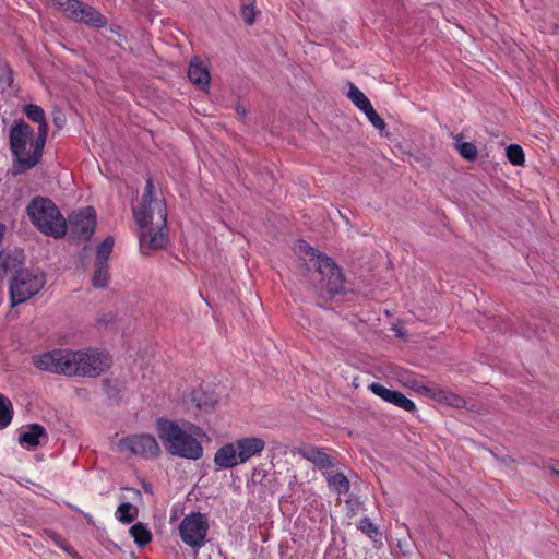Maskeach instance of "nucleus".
Returning a JSON list of instances; mask_svg holds the SVG:
<instances>
[{
	"mask_svg": "<svg viewBox=\"0 0 559 559\" xmlns=\"http://www.w3.org/2000/svg\"><path fill=\"white\" fill-rule=\"evenodd\" d=\"M213 462L216 471L229 469L241 464L235 442L226 443L218 448L214 454Z\"/></svg>",
	"mask_w": 559,
	"mask_h": 559,
	"instance_id": "nucleus-12",
	"label": "nucleus"
},
{
	"mask_svg": "<svg viewBox=\"0 0 559 559\" xmlns=\"http://www.w3.org/2000/svg\"><path fill=\"white\" fill-rule=\"evenodd\" d=\"M129 533L139 547H144L152 540L151 531L144 523L138 522L133 524Z\"/></svg>",
	"mask_w": 559,
	"mask_h": 559,
	"instance_id": "nucleus-24",
	"label": "nucleus"
},
{
	"mask_svg": "<svg viewBox=\"0 0 559 559\" xmlns=\"http://www.w3.org/2000/svg\"><path fill=\"white\" fill-rule=\"evenodd\" d=\"M407 155L413 157L415 162L420 163L425 167L430 166V158L427 157L424 153L417 152L416 154H413L408 152Z\"/></svg>",
	"mask_w": 559,
	"mask_h": 559,
	"instance_id": "nucleus-39",
	"label": "nucleus"
},
{
	"mask_svg": "<svg viewBox=\"0 0 559 559\" xmlns=\"http://www.w3.org/2000/svg\"><path fill=\"white\" fill-rule=\"evenodd\" d=\"M396 406H399L407 412H411V413H414L416 411L415 403L411 399L406 397L403 393H402L401 397L399 399V403Z\"/></svg>",
	"mask_w": 559,
	"mask_h": 559,
	"instance_id": "nucleus-38",
	"label": "nucleus"
},
{
	"mask_svg": "<svg viewBox=\"0 0 559 559\" xmlns=\"http://www.w3.org/2000/svg\"><path fill=\"white\" fill-rule=\"evenodd\" d=\"M53 123L58 129L63 128L66 123V117L61 111L53 112Z\"/></svg>",
	"mask_w": 559,
	"mask_h": 559,
	"instance_id": "nucleus-40",
	"label": "nucleus"
},
{
	"mask_svg": "<svg viewBox=\"0 0 559 559\" xmlns=\"http://www.w3.org/2000/svg\"><path fill=\"white\" fill-rule=\"evenodd\" d=\"M24 260H25V257H24L23 250L13 249V250L2 251L0 253V267L4 272H11L14 275V274H17V272L25 270V269H22Z\"/></svg>",
	"mask_w": 559,
	"mask_h": 559,
	"instance_id": "nucleus-16",
	"label": "nucleus"
},
{
	"mask_svg": "<svg viewBox=\"0 0 559 559\" xmlns=\"http://www.w3.org/2000/svg\"><path fill=\"white\" fill-rule=\"evenodd\" d=\"M109 278V264L94 263L92 285L95 288H106L108 286Z\"/></svg>",
	"mask_w": 559,
	"mask_h": 559,
	"instance_id": "nucleus-26",
	"label": "nucleus"
},
{
	"mask_svg": "<svg viewBox=\"0 0 559 559\" xmlns=\"http://www.w3.org/2000/svg\"><path fill=\"white\" fill-rule=\"evenodd\" d=\"M47 535L59 548H61L69 555H71V556L76 555L74 549L59 534H57L56 532H52V531H47Z\"/></svg>",
	"mask_w": 559,
	"mask_h": 559,
	"instance_id": "nucleus-36",
	"label": "nucleus"
},
{
	"mask_svg": "<svg viewBox=\"0 0 559 559\" xmlns=\"http://www.w3.org/2000/svg\"><path fill=\"white\" fill-rule=\"evenodd\" d=\"M241 1V16L243 21L251 25L255 21L257 11L254 10V0H240Z\"/></svg>",
	"mask_w": 559,
	"mask_h": 559,
	"instance_id": "nucleus-34",
	"label": "nucleus"
},
{
	"mask_svg": "<svg viewBox=\"0 0 559 559\" xmlns=\"http://www.w3.org/2000/svg\"><path fill=\"white\" fill-rule=\"evenodd\" d=\"M237 111H238V114H239V115H241V116H245V114H246V110H245V108H242V107H237Z\"/></svg>",
	"mask_w": 559,
	"mask_h": 559,
	"instance_id": "nucleus-42",
	"label": "nucleus"
},
{
	"mask_svg": "<svg viewBox=\"0 0 559 559\" xmlns=\"http://www.w3.org/2000/svg\"><path fill=\"white\" fill-rule=\"evenodd\" d=\"M409 384L413 388H417L418 390L420 389L417 385V381H415V380L409 382ZM421 389L430 397H432V399H435V400H437L439 402H442L444 404H448V405H450L452 407L459 408V407H462L464 405V403H465L464 399L461 395L455 394V393H453L451 391L441 389V388H437V386H431V388L423 386Z\"/></svg>",
	"mask_w": 559,
	"mask_h": 559,
	"instance_id": "nucleus-14",
	"label": "nucleus"
},
{
	"mask_svg": "<svg viewBox=\"0 0 559 559\" xmlns=\"http://www.w3.org/2000/svg\"><path fill=\"white\" fill-rule=\"evenodd\" d=\"M47 432L39 424L28 425L19 436L20 444L28 450L37 448L43 440L47 441Z\"/></svg>",
	"mask_w": 559,
	"mask_h": 559,
	"instance_id": "nucleus-15",
	"label": "nucleus"
},
{
	"mask_svg": "<svg viewBox=\"0 0 559 559\" xmlns=\"http://www.w3.org/2000/svg\"><path fill=\"white\" fill-rule=\"evenodd\" d=\"M43 273L24 270L14 274L10 281L11 307L21 305L37 295L45 286Z\"/></svg>",
	"mask_w": 559,
	"mask_h": 559,
	"instance_id": "nucleus-6",
	"label": "nucleus"
},
{
	"mask_svg": "<svg viewBox=\"0 0 559 559\" xmlns=\"http://www.w3.org/2000/svg\"><path fill=\"white\" fill-rule=\"evenodd\" d=\"M340 216L348 223V218L342 213V211H338Z\"/></svg>",
	"mask_w": 559,
	"mask_h": 559,
	"instance_id": "nucleus-43",
	"label": "nucleus"
},
{
	"mask_svg": "<svg viewBox=\"0 0 559 559\" xmlns=\"http://www.w3.org/2000/svg\"><path fill=\"white\" fill-rule=\"evenodd\" d=\"M134 219L139 227V247L144 255L162 249L167 240L166 223L167 212H134Z\"/></svg>",
	"mask_w": 559,
	"mask_h": 559,
	"instance_id": "nucleus-5",
	"label": "nucleus"
},
{
	"mask_svg": "<svg viewBox=\"0 0 559 559\" xmlns=\"http://www.w3.org/2000/svg\"><path fill=\"white\" fill-rule=\"evenodd\" d=\"M158 438L165 450L173 456L197 461L203 456V430L191 424L159 418L156 421Z\"/></svg>",
	"mask_w": 559,
	"mask_h": 559,
	"instance_id": "nucleus-2",
	"label": "nucleus"
},
{
	"mask_svg": "<svg viewBox=\"0 0 559 559\" xmlns=\"http://www.w3.org/2000/svg\"><path fill=\"white\" fill-rule=\"evenodd\" d=\"M209 530L207 518L200 512L186 515L179 524L181 540L191 548L200 549L205 544Z\"/></svg>",
	"mask_w": 559,
	"mask_h": 559,
	"instance_id": "nucleus-7",
	"label": "nucleus"
},
{
	"mask_svg": "<svg viewBox=\"0 0 559 559\" xmlns=\"http://www.w3.org/2000/svg\"><path fill=\"white\" fill-rule=\"evenodd\" d=\"M13 417L12 403L9 399L0 395V429L10 425Z\"/></svg>",
	"mask_w": 559,
	"mask_h": 559,
	"instance_id": "nucleus-31",
	"label": "nucleus"
},
{
	"mask_svg": "<svg viewBox=\"0 0 559 559\" xmlns=\"http://www.w3.org/2000/svg\"><path fill=\"white\" fill-rule=\"evenodd\" d=\"M297 453L305 460L311 462L314 467L323 472L334 466V460L322 449L314 445H307L297 449Z\"/></svg>",
	"mask_w": 559,
	"mask_h": 559,
	"instance_id": "nucleus-11",
	"label": "nucleus"
},
{
	"mask_svg": "<svg viewBox=\"0 0 559 559\" xmlns=\"http://www.w3.org/2000/svg\"><path fill=\"white\" fill-rule=\"evenodd\" d=\"M191 401L199 409L213 408L217 403L215 394L198 389L192 391Z\"/></svg>",
	"mask_w": 559,
	"mask_h": 559,
	"instance_id": "nucleus-21",
	"label": "nucleus"
},
{
	"mask_svg": "<svg viewBox=\"0 0 559 559\" xmlns=\"http://www.w3.org/2000/svg\"><path fill=\"white\" fill-rule=\"evenodd\" d=\"M115 238L107 236L96 248L95 263L109 264V258L112 253Z\"/></svg>",
	"mask_w": 559,
	"mask_h": 559,
	"instance_id": "nucleus-25",
	"label": "nucleus"
},
{
	"mask_svg": "<svg viewBox=\"0 0 559 559\" xmlns=\"http://www.w3.org/2000/svg\"><path fill=\"white\" fill-rule=\"evenodd\" d=\"M36 368L68 377L96 378L107 371L111 356L98 348L82 350L55 349L33 357Z\"/></svg>",
	"mask_w": 559,
	"mask_h": 559,
	"instance_id": "nucleus-1",
	"label": "nucleus"
},
{
	"mask_svg": "<svg viewBox=\"0 0 559 559\" xmlns=\"http://www.w3.org/2000/svg\"><path fill=\"white\" fill-rule=\"evenodd\" d=\"M76 22L102 28L107 25V19L95 8L84 3Z\"/></svg>",
	"mask_w": 559,
	"mask_h": 559,
	"instance_id": "nucleus-19",
	"label": "nucleus"
},
{
	"mask_svg": "<svg viewBox=\"0 0 559 559\" xmlns=\"http://www.w3.org/2000/svg\"><path fill=\"white\" fill-rule=\"evenodd\" d=\"M24 114L34 122H38V128L45 127V135H48V123L45 118V111L37 105H26L23 109Z\"/></svg>",
	"mask_w": 559,
	"mask_h": 559,
	"instance_id": "nucleus-28",
	"label": "nucleus"
},
{
	"mask_svg": "<svg viewBox=\"0 0 559 559\" xmlns=\"http://www.w3.org/2000/svg\"><path fill=\"white\" fill-rule=\"evenodd\" d=\"M25 210L28 211H46V210H58L57 205L51 199L37 195L31 200Z\"/></svg>",
	"mask_w": 559,
	"mask_h": 559,
	"instance_id": "nucleus-32",
	"label": "nucleus"
},
{
	"mask_svg": "<svg viewBox=\"0 0 559 559\" xmlns=\"http://www.w3.org/2000/svg\"><path fill=\"white\" fill-rule=\"evenodd\" d=\"M235 445L237 448L239 461L242 464L251 457L260 454L265 448V442L262 438L248 437L236 440Z\"/></svg>",
	"mask_w": 559,
	"mask_h": 559,
	"instance_id": "nucleus-13",
	"label": "nucleus"
},
{
	"mask_svg": "<svg viewBox=\"0 0 559 559\" xmlns=\"http://www.w3.org/2000/svg\"><path fill=\"white\" fill-rule=\"evenodd\" d=\"M46 140L45 127L38 128L36 136L33 128L24 121H20L11 128L10 147L14 155L11 169L13 176L34 168L40 162Z\"/></svg>",
	"mask_w": 559,
	"mask_h": 559,
	"instance_id": "nucleus-3",
	"label": "nucleus"
},
{
	"mask_svg": "<svg viewBox=\"0 0 559 559\" xmlns=\"http://www.w3.org/2000/svg\"><path fill=\"white\" fill-rule=\"evenodd\" d=\"M295 252L304 260L314 262L317 271L321 276L319 281V289L326 293L329 296L340 294L344 287L343 275L341 269L334 261L319 252L305 240H298L294 247Z\"/></svg>",
	"mask_w": 559,
	"mask_h": 559,
	"instance_id": "nucleus-4",
	"label": "nucleus"
},
{
	"mask_svg": "<svg viewBox=\"0 0 559 559\" xmlns=\"http://www.w3.org/2000/svg\"><path fill=\"white\" fill-rule=\"evenodd\" d=\"M549 469H550V472H551L554 475H556V476H558V477H559V471H558L556 467L550 466V467H549Z\"/></svg>",
	"mask_w": 559,
	"mask_h": 559,
	"instance_id": "nucleus-41",
	"label": "nucleus"
},
{
	"mask_svg": "<svg viewBox=\"0 0 559 559\" xmlns=\"http://www.w3.org/2000/svg\"><path fill=\"white\" fill-rule=\"evenodd\" d=\"M452 138L454 140V147L464 159L473 162L477 158L478 150L475 144L472 142H463L462 134H455Z\"/></svg>",
	"mask_w": 559,
	"mask_h": 559,
	"instance_id": "nucleus-22",
	"label": "nucleus"
},
{
	"mask_svg": "<svg viewBox=\"0 0 559 559\" xmlns=\"http://www.w3.org/2000/svg\"><path fill=\"white\" fill-rule=\"evenodd\" d=\"M57 4L68 19L76 21L84 3L79 0H58Z\"/></svg>",
	"mask_w": 559,
	"mask_h": 559,
	"instance_id": "nucleus-27",
	"label": "nucleus"
},
{
	"mask_svg": "<svg viewBox=\"0 0 559 559\" xmlns=\"http://www.w3.org/2000/svg\"><path fill=\"white\" fill-rule=\"evenodd\" d=\"M347 97L361 111H365L370 106H372L370 100L367 98V96L353 83H349V90L347 93Z\"/></svg>",
	"mask_w": 559,
	"mask_h": 559,
	"instance_id": "nucleus-29",
	"label": "nucleus"
},
{
	"mask_svg": "<svg viewBox=\"0 0 559 559\" xmlns=\"http://www.w3.org/2000/svg\"><path fill=\"white\" fill-rule=\"evenodd\" d=\"M368 388L374 395L395 406L397 405L399 399L402 395L400 391L390 390L378 382H372Z\"/></svg>",
	"mask_w": 559,
	"mask_h": 559,
	"instance_id": "nucleus-23",
	"label": "nucleus"
},
{
	"mask_svg": "<svg viewBox=\"0 0 559 559\" xmlns=\"http://www.w3.org/2000/svg\"><path fill=\"white\" fill-rule=\"evenodd\" d=\"M31 222L45 235L61 238L68 230V219L61 212H27Z\"/></svg>",
	"mask_w": 559,
	"mask_h": 559,
	"instance_id": "nucleus-9",
	"label": "nucleus"
},
{
	"mask_svg": "<svg viewBox=\"0 0 559 559\" xmlns=\"http://www.w3.org/2000/svg\"><path fill=\"white\" fill-rule=\"evenodd\" d=\"M328 486L338 495H345L349 491L350 485L347 477L342 473L331 474L323 472Z\"/></svg>",
	"mask_w": 559,
	"mask_h": 559,
	"instance_id": "nucleus-20",
	"label": "nucleus"
},
{
	"mask_svg": "<svg viewBox=\"0 0 559 559\" xmlns=\"http://www.w3.org/2000/svg\"><path fill=\"white\" fill-rule=\"evenodd\" d=\"M365 115L367 116L370 123L378 130L383 131L386 127L384 120L377 114L374 108L370 106L368 109H366Z\"/></svg>",
	"mask_w": 559,
	"mask_h": 559,
	"instance_id": "nucleus-37",
	"label": "nucleus"
},
{
	"mask_svg": "<svg viewBox=\"0 0 559 559\" xmlns=\"http://www.w3.org/2000/svg\"><path fill=\"white\" fill-rule=\"evenodd\" d=\"M507 157L509 162L515 166L523 165L524 152L523 148L518 144H511L507 147Z\"/></svg>",
	"mask_w": 559,
	"mask_h": 559,
	"instance_id": "nucleus-35",
	"label": "nucleus"
},
{
	"mask_svg": "<svg viewBox=\"0 0 559 559\" xmlns=\"http://www.w3.org/2000/svg\"><path fill=\"white\" fill-rule=\"evenodd\" d=\"M163 207H165V202L159 197L152 179L148 178L141 199V210H162Z\"/></svg>",
	"mask_w": 559,
	"mask_h": 559,
	"instance_id": "nucleus-18",
	"label": "nucleus"
},
{
	"mask_svg": "<svg viewBox=\"0 0 559 559\" xmlns=\"http://www.w3.org/2000/svg\"><path fill=\"white\" fill-rule=\"evenodd\" d=\"M84 210L91 211V210H93V207L92 206H86Z\"/></svg>",
	"mask_w": 559,
	"mask_h": 559,
	"instance_id": "nucleus-44",
	"label": "nucleus"
},
{
	"mask_svg": "<svg viewBox=\"0 0 559 559\" xmlns=\"http://www.w3.org/2000/svg\"><path fill=\"white\" fill-rule=\"evenodd\" d=\"M188 78L193 84L200 86L201 88L209 87L210 85L211 78L209 69L197 57L190 61Z\"/></svg>",
	"mask_w": 559,
	"mask_h": 559,
	"instance_id": "nucleus-17",
	"label": "nucleus"
},
{
	"mask_svg": "<svg viewBox=\"0 0 559 559\" xmlns=\"http://www.w3.org/2000/svg\"><path fill=\"white\" fill-rule=\"evenodd\" d=\"M116 445L121 453H129L143 459H154L160 453L157 440L148 433L132 435L121 438Z\"/></svg>",
	"mask_w": 559,
	"mask_h": 559,
	"instance_id": "nucleus-8",
	"label": "nucleus"
},
{
	"mask_svg": "<svg viewBox=\"0 0 559 559\" xmlns=\"http://www.w3.org/2000/svg\"><path fill=\"white\" fill-rule=\"evenodd\" d=\"M358 528L372 540L380 537L378 526L367 516L358 522Z\"/></svg>",
	"mask_w": 559,
	"mask_h": 559,
	"instance_id": "nucleus-33",
	"label": "nucleus"
},
{
	"mask_svg": "<svg viewBox=\"0 0 559 559\" xmlns=\"http://www.w3.org/2000/svg\"><path fill=\"white\" fill-rule=\"evenodd\" d=\"M96 212H72L68 218L70 237L87 241L95 233Z\"/></svg>",
	"mask_w": 559,
	"mask_h": 559,
	"instance_id": "nucleus-10",
	"label": "nucleus"
},
{
	"mask_svg": "<svg viewBox=\"0 0 559 559\" xmlns=\"http://www.w3.org/2000/svg\"><path fill=\"white\" fill-rule=\"evenodd\" d=\"M138 513V510L129 502H122L118 506L116 511V519L124 524L133 522Z\"/></svg>",
	"mask_w": 559,
	"mask_h": 559,
	"instance_id": "nucleus-30",
	"label": "nucleus"
}]
</instances>
